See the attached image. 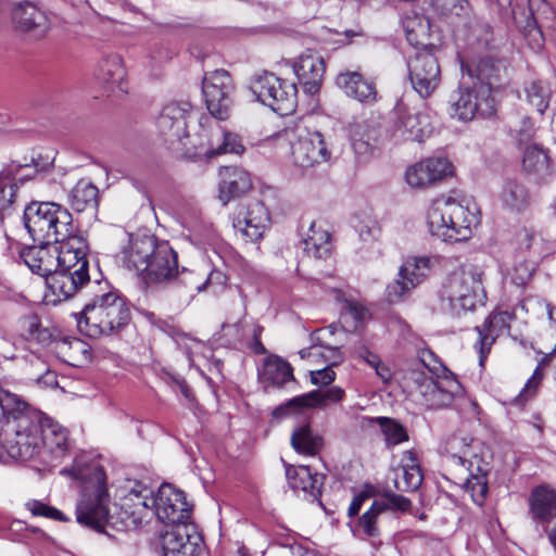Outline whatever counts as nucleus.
<instances>
[{
  "label": "nucleus",
  "instance_id": "1",
  "mask_svg": "<svg viewBox=\"0 0 556 556\" xmlns=\"http://www.w3.org/2000/svg\"><path fill=\"white\" fill-rule=\"evenodd\" d=\"M73 476L81 480L80 500L76 518L81 525L100 529L105 525L130 530L140 527L150 516L153 492L139 481L129 482L117 516L109 508V493L104 470L98 465L73 468Z\"/></svg>",
  "mask_w": 556,
  "mask_h": 556
},
{
  "label": "nucleus",
  "instance_id": "2",
  "mask_svg": "<svg viewBox=\"0 0 556 556\" xmlns=\"http://www.w3.org/2000/svg\"><path fill=\"white\" fill-rule=\"evenodd\" d=\"M122 262L148 285H167L179 276L177 253L167 241L153 236L130 237L122 251Z\"/></svg>",
  "mask_w": 556,
  "mask_h": 556
},
{
  "label": "nucleus",
  "instance_id": "3",
  "mask_svg": "<svg viewBox=\"0 0 556 556\" xmlns=\"http://www.w3.org/2000/svg\"><path fill=\"white\" fill-rule=\"evenodd\" d=\"M0 408L16 422L14 434L3 444L8 455L17 460H29L42 453L40 437L41 413L20 395L0 387Z\"/></svg>",
  "mask_w": 556,
  "mask_h": 556
},
{
  "label": "nucleus",
  "instance_id": "4",
  "mask_svg": "<svg viewBox=\"0 0 556 556\" xmlns=\"http://www.w3.org/2000/svg\"><path fill=\"white\" fill-rule=\"evenodd\" d=\"M483 444L462 432L448 437L444 452L457 467L458 479L477 505H482L488 493L489 463L481 455Z\"/></svg>",
  "mask_w": 556,
  "mask_h": 556
},
{
  "label": "nucleus",
  "instance_id": "5",
  "mask_svg": "<svg viewBox=\"0 0 556 556\" xmlns=\"http://www.w3.org/2000/svg\"><path fill=\"white\" fill-rule=\"evenodd\" d=\"M501 62L482 59L476 68L477 79L470 84L462 83L451 96V115L462 122L472 121L477 116L488 117L495 113V100L492 97L493 80L497 79Z\"/></svg>",
  "mask_w": 556,
  "mask_h": 556
},
{
  "label": "nucleus",
  "instance_id": "6",
  "mask_svg": "<svg viewBox=\"0 0 556 556\" xmlns=\"http://www.w3.org/2000/svg\"><path fill=\"white\" fill-rule=\"evenodd\" d=\"M130 319L126 301L115 291L94 293L77 316L79 330L90 338L109 336L122 329Z\"/></svg>",
  "mask_w": 556,
  "mask_h": 556
},
{
  "label": "nucleus",
  "instance_id": "7",
  "mask_svg": "<svg viewBox=\"0 0 556 556\" xmlns=\"http://www.w3.org/2000/svg\"><path fill=\"white\" fill-rule=\"evenodd\" d=\"M478 224L479 216L476 212L451 198L434 200L427 212L430 233L444 242L468 240Z\"/></svg>",
  "mask_w": 556,
  "mask_h": 556
},
{
  "label": "nucleus",
  "instance_id": "8",
  "mask_svg": "<svg viewBox=\"0 0 556 556\" xmlns=\"http://www.w3.org/2000/svg\"><path fill=\"white\" fill-rule=\"evenodd\" d=\"M482 277L481 268L472 264L462 265L451 273L440 291L442 307L459 315L482 304L486 298Z\"/></svg>",
  "mask_w": 556,
  "mask_h": 556
},
{
  "label": "nucleus",
  "instance_id": "9",
  "mask_svg": "<svg viewBox=\"0 0 556 556\" xmlns=\"http://www.w3.org/2000/svg\"><path fill=\"white\" fill-rule=\"evenodd\" d=\"M24 224L34 241L58 243L73 232L72 214L54 202H31L24 210Z\"/></svg>",
  "mask_w": 556,
  "mask_h": 556
},
{
  "label": "nucleus",
  "instance_id": "10",
  "mask_svg": "<svg viewBox=\"0 0 556 556\" xmlns=\"http://www.w3.org/2000/svg\"><path fill=\"white\" fill-rule=\"evenodd\" d=\"M410 392L421 405L431 408L446 407L462 392V386L454 375L428 376L414 368L408 372Z\"/></svg>",
  "mask_w": 556,
  "mask_h": 556
},
{
  "label": "nucleus",
  "instance_id": "11",
  "mask_svg": "<svg viewBox=\"0 0 556 556\" xmlns=\"http://www.w3.org/2000/svg\"><path fill=\"white\" fill-rule=\"evenodd\" d=\"M389 134L394 143L422 142L431 135L432 125L429 115L403 99L395 104Z\"/></svg>",
  "mask_w": 556,
  "mask_h": 556
},
{
  "label": "nucleus",
  "instance_id": "12",
  "mask_svg": "<svg viewBox=\"0 0 556 556\" xmlns=\"http://www.w3.org/2000/svg\"><path fill=\"white\" fill-rule=\"evenodd\" d=\"M251 90L260 102L281 115H288L296 106L295 84L280 79L274 74L266 73L257 77Z\"/></svg>",
  "mask_w": 556,
  "mask_h": 556
},
{
  "label": "nucleus",
  "instance_id": "13",
  "mask_svg": "<svg viewBox=\"0 0 556 556\" xmlns=\"http://www.w3.org/2000/svg\"><path fill=\"white\" fill-rule=\"evenodd\" d=\"M440 265L441 257L439 255L408 256L400 267L397 278L387 287L388 300L390 302L400 301Z\"/></svg>",
  "mask_w": 556,
  "mask_h": 556
},
{
  "label": "nucleus",
  "instance_id": "14",
  "mask_svg": "<svg viewBox=\"0 0 556 556\" xmlns=\"http://www.w3.org/2000/svg\"><path fill=\"white\" fill-rule=\"evenodd\" d=\"M191 105L188 102H170L166 104L156 118L155 125L160 136L164 137L178 152L192 155L193 152L184 140L188 138L187 124Z\"/></svg>",
  "mask_w": 556,
  "mask_h": 556
},
{
  "label": "nucleus",
  "instance_id": "15",
  "mask_svg": "<svg viewBox=\"0 0 556 556\" xmlns=\"http://www.w3.org/2000/svg\"><path fill=\"white\" fill-rule=\"evenodd\" d=\"M152 515L169 526L192 523L191 506L186 501L185 493L169 483H163L156 494L150 498Z\"/></svg>",
  "mask_w": 556,
  "mask_h": 556
},
{
  "label": "nucleus",
  "instance_id": "16",
  "mask_svg": "<svg viewBox=\"0 0 556 556\" xmlns=\"http://www.w3.org/2000/svg\"><path fill=\"white\" fill-rule=\"evenodd\" d=\"M514 21L517 27L523 33L529 47L540 51L544 46L542 23L554 17V11L545 0H528L527 10H513Z\"/></svg>",
  "mask_w": 556,
  "mask_h": 556
},
{
  "label": "nucleus",
  "instance_id": "17",
  "mask_svg": "<svg viewBox=\"0 0 556 556\" xmlns=\"http://www.w3.org/2000/svg\"><path fill=\"white\" fill-rule=\"evenodd\" d=\"M291 154L296 166L309 168L330 161L331 151L319 131L302 129L291 144Z\"/></svg>",
  "mask_w": 556,
  "mask_h": 556
},
{
  "label": "nucleus",
  "instance_id": "18",
  "mask_svg": "<svg viewBox=\"0 0 556 556\" xmlns=\"http://www.w3.org/2000/svg\"><path fill=\"white\" fill-rule=\"evenodd\" d=\"M202 91L210 113L220 121L226 119L232 103V83L228 73L216 70L205 74Z\"/></svg>",
  "mask_w": 556,
  "mask_h": 556
},
{
  "label": "nucleus",
  "instance_id": "19",
  "mask_svg": "<svg viewBox=\"0 0 556 556\" xmlns=\"http://www.w3.org/2000/svg\"><path fill=\"white\" fill-rule=\"evenodd\" d=\"M408 74L413 88L421 98H428L439 87L441 71L437 56L422 50L408 62Z\"/></svg>",
  "mask_w": 556,
  "mask_h": 556
},
{
  "label": "nucleus",
  "instance_id": "20",
  "mask_svg": "<svg viewBox=\"0 0 556 556\" xmlns=\"http://www.w3.org/2000/svg\"><path fill=\"white\" fill-rule=\"evenodd\" d=\"M201 542L194 523L170 526L160 536L163 556H197Z\"/></svg>",
  "mask_w": 556,
  "mask_h": 556
},
{
  "label": "nucleus",
  "instance_id": "21",
  "mask_svg": "<svg viewBox=\"0 0 556 556\" xmlns=\"http://www.w3.org/2000/svg\"><path fill=\"white\" fill-rule=\"evenodd\" d=\"M36 168L29 164L11 163L0 172V225L16 210L17 184L35 175Z\"/></svg>",
  "mask_w": 556,
  "mask_h": 556
},
{
  "label": "nucleus",
  "instance_id": "22",
  "mask_svg": "<svg viewBox=\"0 0 556 556\" xmlns=\"http://www.w3.org/2000/svg\"><path fill=\"white\" fill-rule=\"evenodd\" d=\"M269 212L261 200L251 199L238 212L235 227L250 241L260 240L269 224Z\"/></svg>",
  "mask_w": 556,
  "mask_h": 556
},
{
  "label": "nucleus",
  "instance_id": "23",
  "mask_svg": "<svg viewBox=\"0 0 556 556\" xmlns=\"http://www.w3.org/2000/svg\"><path fill=\"white\" fill-rule=\"evenodd\" d=\"M453 173L452 163L445 157H430L406 170V181L413 188H427Z\"/></svg>",
  "mask_w": 556,
  "mask_h": 556
},
{
  "label": "nucleus",
  "instance_id": "24",
  "mask_svg": "<svg viewBox=\"0 0 556 556\" xmlns=\"http://www.w3.org/2000/svg\"><path fill=\"white\" fill-rule=\"evenodd\" d=\"M89 283V271H85L83 266L74 270L56 268V270L47 278V287L58 301L73 298Z\"/></svg>",
  "mask_w": 556,
  "mask_h": 556
},
{
  "label": "nucleus",
  "instance_id": "25",
  "mask_svg": "<svg viewBox=\"0 0 556 556\" xmlns=\"http://www.w3.org/2000/svg\"><path fill=\"white\" fill-rule=\"evenodd\" d=\"M39 245L24 248L20 257L29 269L46 279L58 268V243L53 241H39Z\"/></svg>",
  "mask_w": 556,
  "mask_h": 556
},
{
  "label": "nucleus",
  "instance_id": "26",
  "mask_svg": "<svg viewBox=\"0 0 556 556\" xmlns=\"http://www.w3.org/2000/svg\"><path fill=\"white\" fill-rule=\"evenodd\" d=\"M293 72L304 92L315 94L318 92L324 77L325 61L316 52L307 50L293 64Z\"/></svg>",
  "mask_w": 556,
  "mask_h": 556
},
{
  "label": "nucleus",
  "instance_id": "27",
  "mask_svg": "<svg viewBox=\"0 0 556 556\" xmlns=\"http://www.w3.org/2000/svg\"><path fill=\"white\" fill-rule=\"evenodd\" d=\"M56 249L58 268L74 270L83 266L85 271H89L87 257L89 245L83 235H74L72 232L66 239L58 242Z\"/></svg>",
  "mask_w": 556,
  "mask_h": 556
},
{
  "label": "nucleus",
  "instance_id": "28",
  "mask_svg": "<svg viewBox=\"0 0 556 556\" xmlns=\"http://www.w3.org/2000/svg\"><path fill=\"white\" fill-rule=\"evenodd\" d=\"M194 148L195 151L192 154L207 157L227 153L242 154L245 150L239 135L219 125L210 129L206 143H201L199 148L194 146Z\"/></svg>",
  "mask_w": 556,
  "mask_h": 556
},
{
  "label": "nucleus",
  "instance_id": "29",
  "mask_svg": "<svg viewBox=\"0 0 556 556\" xmlns=\"http://www.w3.org/2000/svg\"><path fill=\"white\" fill-rule=\"evenodd\" d=\"M13 20L20 30L36 39L43 38L51 27L47 13L30 2L20 3L15 7Z\"/></svg>",
  "mask_w": 556,
  "mask_h": 556
},
{
  "label": "nucleus",
  "instance_id": "30",
  "mask_svg": "<svg viewBox=\"0 0 556 556\" xmlns=\"http://www.w3.org/2000/svg\"><path fill=\"white\" fill-rule=\"evenodd\" d=\"M94 77L109 92H126V68L121 55L105 54L99 61Z\"/></svg>",
  "mask_w": 556,
  "mask_h": 556
},
{
  "label": "nucleus",
  "instance_id": "31",
  "mask_svg": "<svg viewBox=\"0 0 556 556\" xmlns=\"http://www.w3.org/2000/svg\"><path fill=\"white\" fill-rule=\"evenodd\" d=\"M529 515L540 525L547 526L556 518V490L547 485L534 488L528 500Z\"/></svg>",
  "mask_w": 556,
  "mask_h": 556
},
{
  "label": "nucleus",
  "instance_id": "32",
  "mask_svg": "<svg viewBox=\"0 0 556 556\" xmlns=\"http://www.w3.org/2000/svg\"><path fill=\"white\" fill-rule=\"evenodd\" d=\"M511 314L508 312H496L491 314L484 321L482 328L477 327L478 340L475 348L479 352V362L482 366L486 355L494 343L495 338L509 327Z\"/></svg>",
  "mask_w": 556,
  "mask_h": 556
},
{
  "label": "nucleus",
  "instance_id": "33",
  "mask_svg": "<svg viewBox=\"0 0 556 556\" xmlns=\"http://www.w3.org/2000/svg\"><path fill=\"white\" fill-rule=\"evenodd\" d=\"M251 186L250 175L242 168L226 166L219 169L218 198L224 205Z\"/></svg>",
  "mask_w": 556,
  "mask_h": 556
},
{
  "label": "nucleus",
  "instance_id": "34",
  "mask_svg": "<svg viewBox=\"0 0 556 556\" xmlns=\"http://www.w3.org/2000/svg\"><path fill=\"white\" fill-rule=\"evenodd\" d=\"M337 85L343 92L362 103H372L377 99L376 86L363 77L358 72L341 73L337 77Z\"/></svg>",
  "mask_w": 556,
  "mask_h": 556
},
{
  "label": "nucleus",
  "instance_id": "35",
  "mask_svg": "<svg viewBox=\"0 0 556 556\" xmlns=\"http://www.w3.org/2000/svg\"><path fill=\"white\" fill-rule=\"evenodd\" d=\"M344 396L345 391L338 386H333L326 390H315L290 400L286 406L277 408L276 413H282L291 408L326 407L329 404L341 402Z\"/></svg>",
  "mask_w": 556,
  "mask_h": 556
},
{
  "label": "nucleus",
  "instance_id": "36",
  "mask_svg": "<svg viewBox=\"0 0 556 556\" xmlns=\"http://www.w3.org/2000/svg\"><path fill=\"white\" fill-rule=\"evenodd\" d=\"M323 330H317L311 334L312 344L302 349L299 355L302 359H307L313 365L337 366L342 363L343 355L339 348L325 345L320 343Z\"/></svg>",
  "mask_w": 556,
  "mask_h": 556
},
{
  "label": "nucleus",
  "instance_id": "37",
  "mask_svg": "<svg viewBox=\"0 0 556 556\" xmlns=\"http://www.w3.org/2000/svg\"><path fill=\"white\" fill-rule=\"evenodd\" d=\"M40 432L42 453L51 454L53 460L63 458L67 452V430L58 422L41 417Z\"/></svg>",
  "mask_w": 556,
  "mask_h": 556
},
{
  "label": "nucleus",
  "instance_id": "38",
  "mask_svg": "<svg viewBox=\"0 0 556 556\" xmlns=\"http://www.w3.org/2000/svg\"><path fill=\"white\" fill-rule=\"evenodd\" d=\"M286 476L290 488L303 491L312 500H319L324 483L323 475L313 473L307 466H289L286 469Z\"/></svg>",
  "mask_w": 556,
  "mask_h": 556
},
{
  "label": "nucleus",
  "instance_id": "39",
  "mask_svg": "<svg viewBox=\"0 0 556 556\" xmlns=\"http://www.w3.org/2000/svg\"><path fill=\"white\" fill-rule=\"evenodd\" d=\"M404 464L394 478V486L401 492L416 491L422 482V473L416 455L407 451L403 456Z\"/></svg>",
  "mask_w": 556,
  "mask_h": 556
},
{
  "label": "nucleus",
  "instance_id": "40",
  "mask_svg": "<svg viewBox=\"0 0 556 556\" xmlns=\"http://www.w3.org/2000/svg\"><path fill=\"white\" fill-rule=\"evenodd\" d=\"M179 279L182 283L197 292L223 288L227 283L226 274L219 269H212L207 271L205 268L202 273H187L184 269L179 276Z\"/></svg>",
  "mask_w": 556,
  "mask_h": 556
},
{
  "label": "nucleus",
  "instance_id": "41",
  "mask_svg": "<svg viewBox=\"0 0 556 556\" xmlns=\"http://www.w3.org/2000/svg\"><path fill=\"white\" fill-rule=\"evenodd\" d=\"M258 375L262 382L278 388L294 379L291 365L281 357L275 355L269 356L264 361Z\"/></svg>",
  "mask_w": 556,
  "mask_h": 556
},
{
  "label": "nucleus",
  "instance_id": "42",
  "mask_svg": "<svg viewBox=\"0 0 556 556\" xmlns=\"http://www.w3.org/2000/svg\"><path fill=\"white\" fill-rule=\"evenodd\" d=\"M304 252L316 260L327 258L331 253L329 232L317 223L313 222L303 239Z\"/></svg>",
  "mask_w": 556,
  "mask_h": 556
},
{
  "label": "nucleus",
  "instance_id": "43",
  "mask_svg": "<svg viewBox=\"0 0 556 556\" xmlns=\"http://www.w3.org/2000/svg\"><path fill=\"white\" fill-rule=\"evenodd\" d=\"M386 509L387 504L384 502L374 501L371 507L362 515L358 521V531L362 539L368 540L375 549H378L382 545L378 518Z\"/></svg>",
  "mask_w": 556,
  "mask_h": 556
},
{
  "label": "nucleus",
  "instance_id": "44",
  "mask_svg": "<svg viewBox=\"0 0 556 556\" xmlns=\"http://www.w3.org/2000/svg\"><path fill=\"white\" fill-rule=\"evenodd\" d=\"M500 200L505 208L520 212L529 206L531 195L528 188L520 181L506 179L502 186Z\"/></svg>",
  "mask_w": 556,
  "mask_h": 556
},
{
  "label": "nucleus",
  "instance_id": "45",
  "mask_svg": "<svg viewBox=\"0 0 556 556\" xmlns=\"http://www.w3.org/2000/svg\"><path fill=\"white\" fill-rule=\"evenodd\" d=\"M68 201L77 212L94 208L99 201V190L91 181L80 179L71 190Z\"/></svg>",
  "mask_w": 556,
  "mask_h": 556
},
{
  "label": "nucleus",
  "instance_id": "46",
  "mask_svg": "<svg viewBox=\"0 0 556 556\" xmlns=\"http://www.w3.org/2000/svg\"><path fill=\"white\" fill-rule=\"evenodd\" d=\"M520 150L522 151V167L526 172L542 178L551 174L549 157L542 146L532 143Z\"/></svg>",
  "mask_w": 556,
  "mask_h": 556
},
{
  "label": "nucleus",
  "instance_id": "47",
  "mask_svg": "<svg viewBox=\"0 0 556 556\" xmlns=\"http://www.w3.org/2000/svg\"><path fill=\"white\" fill-rule=\"evenodd\" d=\"M404 31L407 41L418 48L431 45L430 38V22L429 20L419 14L406 16L403 22Z\"/></svg>",
  "mask_w": 556,
  "mask_h": 556
},
{
  "label": "nucleus",
  "instance_id": "48",
  "mask_svg": "<svg viewBox=\"0 0 556 556\" xmlns=\"http://www.w3.org/2000/svg\"><path fill=\"white\" fill-rule=\"evenodd\" d=\"M291 445L299 454L314 456L320 450L323 439L314 433L309 426L302 425L293 431Z\"/></svg>",
  "mask_w": 556,
  "mask_h": 556
},
{
  "label": "nucleus",
  "instance_id": "49",
  "mask_svg": "<svg viewBox=\"0 0 556 556\" xmlns=\"http://www.w3.org/2000/svg\"><path fill=\"white\" fill-rule=\"evenodd\" d=\"M380 142V131L369 125H357L352 132V147L357 154L372 151Z\"/></svg>",
  "mask_w": 556,
  "mask_h": 556
},
{
  "label": "nucleus",
  "instance_id": "50",
  "mask_svg": "<svg viewBox=\"0 0 556 556\" xmlns=\"http://www.w3.org/2000/svg\"><path fill=\"white\" fill-rule=\"evenodd\" d=\"M365 424H378L389 445H397L408 440L406 429L394 419L388 417L363 418L362 426Z\"/></svg>",
  "mask_w": 556,
  "mask_h": 556
},
{
  "label": "nucleus",
  "instance_id": "51",
  "mask_svg": "<svg viewBox=\"0 0 556 556\" xmlns=\"http://www.w3.org/2000/svg\"><path fill=\"white\" fill-rule=\"evenodd\" d=\"M527 97L531 105H533L540 114H543L548 106L552 90L547 84L538 80L531 83L526 89Z\"/></svg>",
  "mask_w": 556,
  "mask_h": 556
},
{
  "label": "nucleus",
  "instance_id": "52",
  "mask_svg": "<svg viewBox=\"0 0 556 556\" xmlns=\"http://www.w3.org/2000/svg\"><path fill=\"white\" fill-rule=\"evenodd\" d=\"M435 10L453 22L454 17H464L469 14L467 0H433Z\"/></svg>",
  "mask_w": 556,
  "mask_h": 556
},
{
  "label": "nucleus",
  "instance_id": "53",
  "mask_svg": "<svg viewBox=\"0 0 556 556\" xmlns=\"http://www.w3.org/2000/svg\"><path fill=\"white\" fill-rule=\"evenodd\" d=\"M542 367H543V362L538 365V367L535 368L532 376L527 380L523 389L516 396L515 403L517 405H520V406L523 405L529 399H531L535 394V392L543 379Z\"/></svg>",
  "mask_w": 556,
  "mask_h": 556
},
{
  "label": "nucleus",
  "instance_id": "54",
  "mask_svg": "<svg viewBox=\"0 0 556 556\" xmlns=\"http://www.w3.org/2000/svg\"><path fill=\"white\" fill-rule=\"evenodd\" d=\"M514 138L519 149L536 143L535 129L530 118L525 117L520 121L519 126L514 129Z\"/></svg>",
  "mask_w": 556,
  "mask_h": 556
},
{
  "label": "nucleus",
  "instance_id": "55",
  "mask_svg": "<svg viewBox=\"0 0 556 556\" xmlns=\"http://www.w3.org/2000/svg\"><path fill=\"white\" fill-rule=\"evenodd\" d=\"M419 362L432 376L453 375L431 350H422L419 353Z\"/></svg>",
  "mask_w": 556,
  "mask_h": 556
},
{
  "label": "nucleus",
  "instance_id": "56",
  "mask_svg": "<svg viewBox=\"0 0 556 556\" xmlns=\"http://www.w3.org/2000/svg\"><path fill=\"white\" fill-rule=\"evenodd\" d=\"M26 508L31 513L33 516L46 517L53 520H66L61 510L37 500L28 501L26 503Z\"/></svg>",
  "mask_w": 556,
  "mask_h": 556
},
{
  "label": "nucleus",
  "instance_id": "57",
  "mask_svg": "<svg viewBox=\"0 0 556 556\" xmlns=\"http://www.w3.org/2000/svg\"><path fill=\"white\" fill-rule=\"evenodd\" d=\"M534 270V262L528 260L519 261L513 268L511 279L516 285L522 286L531 278Z\"/></svg>",
  "mask_w": 556,
  "mask_h": 556
},
{
  "label": "nucleus",
  "instance_id": "58",
  "mask_svg": "<svg viewBox=\"0 0 556 556\" xmlns=\"http://www.w3.org/2000/svg\"><path fill=\"white\" fill-rule=\"evenodd\" d=\"M333 366L326 365L321 369L311 370L312 383L316 386H328L336 379Z\"/></svg>",
  "mask_w": 556,
  "mask_h": 556
},
{
  "label": "nucleus",
  "instance_id": "59",
  "mask_svg": "<svg viewBox=\"0 0 556 556\" xmlns=\"http://www.w3.org/2000/svg\"><path fill=\"white\" fill-rule=\"evenodd\" d=\"M262 331H263V327L260 326V325H254L253 327V333H252V341L250 342V349L255 353V354H265L266 353V349L265 346L263 345V343L261 342V334H262Z\"/></svg>",
  "mask_w": 556,
  "mask_h": 556
},
{
  "label": "nucleus",
  "instance_id": "60",
  "mask_svg": "<svg viewBox=\"0 0 556 556\" xmlns=\"http://www.w3.org/2000/svg\"><path fill=\"white\" fill-rule=\"evenodd\" d=\"M357 356L374 368L381 361L380 357L368 350L365 345H362L356 351Z\"/></svg>",
  "mask_w": 556,
  "mask_h": 556
},
{
  "label": "nucleus",
  "instance_id": "61",
  "mask_svg": "<svg viewBox=\"0 0 556 556\" xmlns=\"http://www.w3.org/2000/svg\"><path fill=\"white\" fill-rule=\"evenodd\" d=\"M348 313L353 317L355 321H363L367 314V311L362 305L349 303Z\"/></svg>",
  "mask_w": 556,
  "mask_h": 556
},
{
  "label": "nucleus",
  "instance_id": "62",
  "mask_svg": "<svg viewBox=\"0 0 556 556\" xmlns=\"http://www.w3.org/2000/svg\"><path fill=\"white\" fill-rule=\"evenodd\" d=\"M366 497V494L361 493L353 498L348 510L350 517H353L359 513L362 504Z\"/></svg>",
  "mask_w": 556,
  "mask_h": 556
},
{
  "label": "nucleus",
  "instance_id": "63",
  "mask_svg": "<svg viewBox=\"0 0 556 556\" xmlns=\"http://www.w3.org/2000/svg\"><path fill=\"white\" fill-rule=\"evenodd\" d=\"M376 375L383 381L387 382L391 379V371L381 361L374 367Z\"/></svg>",
  "mask_w": 556,
  "mask_h": 556
},
{
  "label": "nucleus",
  "instance_id": "64",
  "mask_svg": "<svg viewBox=\"0 0 556 556\" xmlns=\"http://www.w3.org/2000/svg\"><path fill=\"white\" fill-rule=\"evenodd\" d=\"M390 503L399 508V509H402V510H405L409 507L410 505V501L402 495H395L393 494L391 497H390Z\"/></svg>",
  "mask_w": 556,
  "mask_h": 556
}]
</instances>
